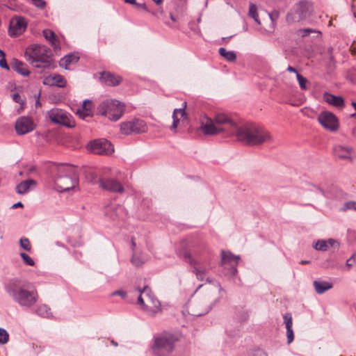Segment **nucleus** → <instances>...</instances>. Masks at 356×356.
Masks as SVG:
<instances>
[{
	"instance_id": "48",
	"label": "nucleus",
	"mask_w": 356,
	"mask_h": 356,
	"mask_svg": "<svg viewBox=\"0 0 356 356\" xmlns=\"http://www.w3.org/2000/svg\"><path fill=\"white\" fill-rule=\"evenodd\" d=\"M286 337H287V343L290 344L293 342L294 339V334L292 328L286 329Z\"/></svg>"
},
{
	"instance_id": "12",
	"label": "nucleus",
	"mask_w": 356,
	"mask_h": 356,
	"mask_svg": "<svg viewBox=\"0 0 356 356\" xmlns=\"http://www.w3.org/2000/svg\"><path fill=\"white\" fill-rule=\"evenodd\" d=\"M90 149L96 154H111L114 152L113 145L106 139H97L89 144Z\"/></svg>"
},
{
	"instance_id": "5",
	"label": "nucleus",
	"mask_w": 356,
	"mask_h": 356,
	"mask_svg": "<svg viewBox=\"0 0 356 356\" xmlns=\"http://www.w3.org/2000/svg\"><path fill=\"white\" fill-rule=\"evenodd\" d=\"M125 105L117 99H106L97 107L98 113L111 121H118L123 115Z\"/></svg>"
},
{
	"instance_id": "61",
	"label": "nucleus",
	"mask_w": 356,
	"mask_h": 356,
	"mask_svg": "<svg viewBox=\"0 0 356 356\" xmlns=\"http://www.w3.org/2000/svg\"><path fill=\"white\" fill-rule=\"evenodd\" d=\"M13 208L23 207V204L21 202H18L13 205Z\"/></svg>"
},
{
	"instance_id": "58",
	"label": "nucleus",
	"mask_w": 356,
	"mask_h": 356,
	"mask_svg": "<svg viewBox=\"0 0 356 356\" xmlns=\"http://www.w3.org/2000/svg\"><path fill=\"white\" fill-rule=\"evenodd\" d=\"M287 71H289V72H294V73H296V74H297V73H298V72H297V70H296L294 67H293L292 66H290V65H289V66H288V67H287Z\"/></svg>"
},
{
	"instance_id": "52",
	"label": "nucleus",
	"mask_w": 356,
	"mask_h": 356,
	"mask_svg": "<svg viewBox=\"0 0 356 356\" xmlns=\"http://www.w3.org/2000/svg\"><path fill=\"white\" fill-rule=\"evenodd\" d=\"M0 67L4 68L6 70H9V66L7 64L6 60L5 58H1L0 59Z\"/></svg>"
},
{
	"instance_id": "35",
	"label": "nucleus",
	"mask_w": 356,
	"mask_h": 356,
	"mask_svg": "<svg viewBox=\"0 0 356 356\" xmlns=\"http://www.w3.org/2000/svg\"><path fill=\"white\" fill-rule=\"evenodd\" d=\"M35 313L42 317H49L51 314L50 308L47 305H40L35 309Z\"/></svg>"
},
{
	"instance_id": "9",
	"label": "nucleus",
	"mask_w": 356,
	"mask_h": 356,
	"mask_svg": "<svg viewBox=\"0 0 356 356\" xmlns=\"http://www.w3.org/2000/svg\"><path fill=\"white\" fill-rule=\"evenodd\" d=\"M213 120L217 127L222 128V132L236 135V130L238 127L236 122L227 115L222 113H216Z\"/></svg>"
},
{
	"instance_id": "10",
	"label": "nucleus",
	"mask_w": 356,
	"mask_h": 356,
	"mask_svg": "<svg viewBox=\"0 0 356 356\" xmlns=\"http://www.w3.org/2000/svg\"><path fill=\"white\" fill-rule=\"evenodd\" d=\"M211 300L202 298L198 301L192 300L189 302V312L191 315L200 316L207 314L211 309Z\"/></svg>"
},
{
	"instance_id": "39",
	"label": "nucleus",
	"mask_w": 356,
	"mask_h": 356,
	"mask_svg": "<svg viewBox=\"0 0 356 356\" xmlns=\"http://www.w3.org/2000/svg\"><path fill=\"white\" fill-rule=\"evenodd\" d=\"M312 33H318L319 34L321 33L320 31H317L315 29H309V28L298 29L296 31V34L302 38L307 37Z\"/></svg>"
},
{
	"instance_id": "54",
	"label": "nucleus",
	"mask_w": 356,
	"mask_h": 356,
	"mask_svg": "<svg viewBox=\"0 0 356 356\" xmlns=\"http://www.w3.org/2000/svg\"><path fill=\"white\" fill-rule=\"evenodd\" d=\"M350 51L352 55L356 56V40L351 44L350 47Z\"/></svg>"
},
{
	"instance_id": "29",
	"label": "nucleus",
	"mask_w": 356,
	"mask_h": 356,
	"mask_svg": "<svg viewBox=\"0 0 356 356\" xmlns=\"http://www.w3.org/2000/svg\"><path fill=\"white\" fill-rule=\"evenodd\" d=\"M44 38L51 44L54 49L59 48L60 42L55 33L50 29H44L42 31Z\"/></svg>"
},
{
	"instance_id": "24",
	"label": "nucleus",
	"mask_w": 356,
	"mask_h": 356,
	"mask_svg": "<svg viewBox=\"0 0 356 356\" xmlns=\"http://www.w3.org/2000/svg\"><path fill=\"white\" fill-rule=\"evenodd\" d=\"M100 79L102 82L109 86H118L122 81V78L120 76L110 72H104L102 73Z\"/></svg>"
},
{
	"instance_id": "18",
	"label": "nucleus",
	"mask_w": 356,
	"mask_h": 356,
	"mask_svg": "<svg viewBox=\"0 0 356 356\" xmlns=\"http://www.w3.org/2000/svg\"><path fill=\"white\" fill-rule=\"evenodd\" d=\"M50 120L56 124L70 127L69 114L60 108H53L48 112Z\"/></svg>"
},
{
	"instance_id": "34",
	"label": "nucleus",
	"mask_w": 356,
	"mask_h": 356,
	"mask_svg": "<svg viewBox=\"0 0 356 356\" xmlns=\"http://www.w3.org/2000/svg\"><path fill=\"white\" fill-rule=\"evenodd\" d=\"M218 51L220 55L227 61L233 62L236 59V55L233 51H227L225 48L220 47Z\"/></svg>"
},
{
	"instance_id": "51",
	"label": "nucleus",
	"mask_w": 356,
	"mask_h": 356,
	"mask_svg": "<svg viewBox=\"0 0 356 356\" xmlns=\"http://www.w3.org/2000/svg\"><path fill=\"white\" fill-rule=\"evenodd\" d=\"M131 262L134 265L137 267L142 266L143 261H142L138 257L134 256L131 259Z\"/></svg>"
},
{
	"instance_id": "16",
	"label": "nucleus",
	"mask_w": 356,
	"mask_h": 356,
	"mask_svg": "<svg viewBox=\"0 0 356 356\" xmlns=\"http://www.w3.org/2000/svg\"><path fill=\"white\" fill-rule=\"evenodd\" d=\"M190 253L191 257L198 261V264H204L208 262L211 259V252L207 246L204 244H200L193 247Z\"/></svg>"
},
{
	"instance_id": "59",
	"label": "nucleus",
	"mask_w": 356,
	"mask_h": 356,
	"mask_svg": "<svg viewBox=\"0 0 356 356\" xmlns=\"http://www.w3.org/2000/svg\"><path fill=\"white\" fill-rule=\"evenodd\" d=\"M124 2L127 3H130L131 5L135 6H136V5L138 3L136 0H124Z\"/></svg>"
},
{
	"instance_id": "47",
	"label": "nucleus",
	"mask_w": 356,
	"mask_h": 356,
	"mask_svg": "<svg viewBox=\"0 0 356 356\" xmlns=\"http://www.w3.org/2000/svg\"><path fill=\"white\" fill-rule=\"evenodd\" d=\"M348 76L352 82L356 83V67H353L348 71Z\"/></svg>"
},
{
	"instance_id": "26",
	"label": "nucleus",
	"mask_w": 356,
	"mask_h": 356,
	"mask_svg": "<svg viewBox=\"0 0 356 356\" xmlns=\"http://www.w3.org/2000/svg\"><path fill=\"white\" fill-rule=\"evenodd\" d=\"M323 100L327 104L337 108H343L344 106V100L341 96H335L329 92L323 94Z\"/></svg>"
},
{
	"instance_id": "4",
	"label": "nucleus",
	"mask_w": 356,
	"mask_h": 356,
	"mask_svg": "<svg viewBox=\"0 0 356 356\" xmlns=\"http://www.w3.org/2000/svg\"><path fill=\"white\" fill-rule=\"evenodd\" d=\"M78 181L77 174L73 166L60 164L57 167L55 184L61 192L73 189L78 184Z\"/></svg>"
},
{
	"instance_id": "6",
	"label": "nucleus",
	"mask_w": 356,
	"mask_h": 356,
	"mask_svg": "<svg viewBox=\"0 0 356 356\" xmlns=\"http://www.w3.org/2000/svg\"><path fill=\"white\" fill-rule=\"evenodd\" d=\"M140 295L137 302L143 309L151 316L155 315L161 307L159 300L152 293L151 289L145 286L143 289L138 290Z\"/></svg>"
},
{
	"instance_id": "30",
	"label": "nucleus",
	"mask_w": 356,
	"mask_h": 356,
	"mask_svg": "<svg viewBox=\"0 0 356 356\" xmlns=\"http://www.w3.org/2000/svg\"><path fill=\"white\" fill-rule=\"evenodd\" d=\"M37 182L31 179L23 181L17 185L16 192L21 195L25 194L29 192L31 186H35Z\"/></svg>"
},
{
	"instance_id": "3",
	"label": "nucleus",
	"mask_w": 356,
	"mask_h": 356,
	"mask_svg": "<svg viewBox=\"0 0 356 356\" xmlns=\"http://www.w3.org/2000/svg\"><path fill=\"white\" fill-rule=\"evenodd\" d=\"M178 337L168 332H163L154 337L151 350L153 356H170L175 350Z\"/></svg>"
},
{
	"instance_id": "56",
	"label": "nucleus",
	"mask_w": 356,
	"mask_h": 356,
	"mask_svg": "<svg viewBox=\"0 0 356 356\" xmlns=\"http://www.w3.org/2000/svg\"><path fill=\"white\" fill-rule=\"evenodd\" d=\"M278 15H279L277 12H274L269 14L270 18L273 22L278 18Z\"/></svg>"
},
{
	"instance_id": "20",
	"label": "nucleus",
	"mask_w": 356,
	"mask_h": 356,
	"mask_svg": "<svg viewBox=\"0 0 356 356\" xmlns=\"http://www.w3.org/2000/svg\"><path fill=\"white\" fill-rule=\"evenodd\" d=\"M105 214L111 220L116 221L124 220L127 216V212L123 206L116 204L107 207Z\"/></svg>"
},
{
	"instance_id": "64",
	"label": "nucleus",
	"mask_w": 356,
	"mask_h": 356,
	"mask_svg": "<svg viewBox=\"0 0 356 356\" xmlns=\"http://www.w3.org/2000/svg\"><path fill=\"white\" fill-rule=\"evenodd\" d=\"M0 56H1V58L6 57V54H5L4 51L1 49H0Z\"/></svg>"
},
{
	"instance_id": "60",
	"label": "nucleus",
	"mask_w": 356,
	"mask_h": 356,
	"mask_svg": "<svg viewBox=\"0 0 356 356\" xmlns=\"http://www.w3.org/2000/svg\"><path fill=\"white\" fill-rule=\"evenodd\" d=\"M254 356H266V355L262 351H257L254 354Z\"/></svg>"
},
{
	"instance_id": "23",
	"label": "nucleus",
	"mask_w": 356,
	"mask_h": 356,
	"mask_svg": "<svg viewBox=\"0 0 356 356\" xmlns=\"http://www.w3.org/2000/svg\"><path fill=\"white\" fill-rule=\"evenodd\" d=\"M51 52L44 51V54H41L35 60H31V64L37 68H47L51 65L53 63V59L51 56Z\"/></svg>"
},
{
	"instance_id": "28",
	"label": "nucleus",
	"mask_w": 356,
	"mask_h": 356,
	"mask_svg": "<svg viewBox=\"0 0 356 356\" xmlns=\"http://www.w3.org/2000/svg\"><path fill=\"white\" fill-rule=\"evenodd\" d=\"M187 103L186 102H184L182 104V107L180 108H175L172 113V119L173 122L170 127L172 130H175L178 126L179 122V118H178V114L181 115V117H185L186 115L185 109L186 108Z\"/></svg>"
},
{
	"instance_id": "1",
	"label": "nucleus",
	"mask_w": 356,
	"mask_h": 356,
	"mask_svg": "<svg viewBox=\"0 0 356 356\" xmlns=\"http://www.w3.org/2000/svg\"><path fill=\"white\" fill-rule=\"evenodd\" d=\"M5 290L14 302L24 308H31L38 302L39 295L29 282L13 278L5 284Z\"/></svg>"
},
{
	"instance_id": "8",
	"label": "nucleus",
	"mask_w": 356,
	"mask_h": 356,
	"mask_svg": "<svg viewBox=\"0 0 356 356\" xmlns=\"http://www.w3.org/2000/svg\"><path fill=\"white\" fill-rule=\"evenodd\" d=\"M148 130L146 122L140 119H134L120 124V131L124 135L145 133Z\"/></svg>"
},
{
	"instance_id": "2",
	"label": "nucleus",
	"mask_w": 356,
	"mask_h": 356,
	"mask_svg": "<svg viewBox=\"0 0 356 356\" xmlns=\"http://www.w3.org/2000/svg\"><path fill=\"white\" fill-rule=\"evenodd\" d=\"M238 140L250 146L259 145L272 140L270 133L263 127L246 124L236 130Z\"/></svg>"
},
{
	"instance_id": "22",
	"label": "nucleus",
	"mask_w": 356,
	"mask_h": 356,
	"mask_svg": "<svg viewBox=\"0 0 356 356\" xmlns=\"http://www.w3.org/2000/svg\"><path fill=\"white\" fill-rule=\"evenodd\" d=\"M239 257L234 255L229 251L222 250L221 252V266H225L227 264L230 265L232 270L233 275L237 273V264L238 263Z\"/></svg>"
},
{
	"instance_id": "11",
	"label": "nucleus",
	"mask_w": 356,
	"mask_h": 356,
	"mask_svg": "<svg viewBox=\"0 0 356 356\" xmlns=\"http://www.w3.org/2000/svg\"><path fill=\"white\" fill-rule=\"evenodd\" d=\"M318 121L325 129L336 131L339 129V122L336 115L330 111H323L318 116Z\"/></svg>"
},
{
	"instance_id": "15",
	"label": "nucleus",
	"mask_w": 356,
	"mask_h": 356,
	"mask_svg": "<svg viewBox=\"0 0 356 356\" xmlns=\"http://www.w3.org/2000/svg\"><path fill=\"white\" fill-rule=\"evenodd\" d=\"M222 128L217 127L213 118L204 115L200 119V130H201L204 135H217L222 133Z\"/></svg>"
},
{
	"instance_id": "31",
	"label": "nucleus",
	"mask_w": 356,
	"mask_h": 356,
	"mask_svg": "<svg viewBox=\"0 0 356 356\" xmlns=\"http://www.w3.org/2000/svg\"><path fill=\"white\" fill-rule=\"evenodd\" d=\"M12 68L13 70L23 76H28L30 74L26 64L17 59H13Z\"/></svg>"
},
{
	"instance_id": "36",
	"label": "nucleus",
	"mask_w": 356,
	"mask_h": 356,
	"mask_svg": "<svg viewBox=\"0 0 356 356\" xmlns=\"http://www.w3.org/2000/svg\"><path fill=\"white\" fill-rule=\"evenodd\" d=\"M92 103L90 100H85L83 102L81 113H83V118L85 117L90 116L92 115Z\"/></svg>"
},
{
	"instance_id": "41",
	"label": "nucleus",
	"mask_w": 356,
	"mask_h": 356,
	"mask_svg": "<svg viewBox=\"0 0 356 356\" xmlns=\"http://www.w3.org/2000/svg\"><path fill=\"white\" fill-rule=\"evenodd\" d=\"M20 256L23 259L24 263L26 265L33 266L35 264V262L32 258H31L26 253L21 252Z\"/></svg>"
},
{
	"instance_id": "43",
	"label": "nucleus",
	"mask_w": 356,
	"mask_h": 356,
	"mask_svg": "<svg viewBox=\"0 0 356 356\" xmlns=\"http://www.w3.org/2000/svg\"><path fill=\"white\" fill-rule=\"evenodd\" d=\"M20 246L26 251H30L31 245L29 240L27 238H22L19 240Z\"/></svg>"
},
{
	"instance_id": "19",
	"label": "nucleus",
	"mask_w": 356,
	"mask_h": 356,
	"mask_svg": "<svg viewBox=\"0 0 356 356\" xmlns=\"http://www.w3.org/2000/svg\"><path fill=\"white\" fill-rule=\"evenodd\" d=\"M99 186L106 191L112 193H122L124 188L120 182L113 178H100L98 181Z\"/></svg>"
},
{
	"instance_id": "49",
	"label": "nucleus",
	"mask_w": 356,
	"mask_h": 356,
	"mask_svg": "<svg viewBox=\"0 0 356 356\" xmlns=\"http://www.w3.org/2000/svg\"><path fill=\"white\" fill-rule=\"evenodd\" d=\"M33 4L40 9H43L46 6V2L44 0H31Z\"/></svg>"
},
{
	"instance_id": "25",
	"label": "nucleus",
	"mask_w": 356,
	"mask_h": 356,
	"mask_svg": "<svg viewBox=\"0 0 356 356\" xmlns=\"http://www.w3.org/2000/svg\"><path fill=\"white\" fill-rule=\"evenodd\" d=\"M43 83L50 86L63 88L66 85V81L62 75L54 74L45 77Z\"/></svg>"
},
{
	"instance_id": "13",
	"label": "nucleus",
	"mask_w": 356,
	"mask_h": 356,
	"mask_svg": "<svg viewBox=\"0 0 356 356\" xmlns=\"http://www.w3.org/2000/svg\"><path fill=\"white\" fill-rule=\"evenodd\" d=\"M27 27L26 18L21 16H15L10 21L8 29L9 35L16 37L22 34Z\"/></svg>"
},
{
	"instance_id": "14",
	"label": "nucleus",
	"mask_w": 356,
	"mask_h": 356,
	"mask_svg": "<svg viewBox=\"0 0 356 356\" xmlns=\"http://www.w3.org/2000/svg\"><path fill=\"white\" fill-rule=\"evenodd\" d=\"M184 259L193 267V273L195 274L197 280L204 281V280L207 282H211L209 277H205L206 274L209 272V268L199 266L201 264H198V261H195L190 253L184 252Z\"/></svg>"
},
{
	"instance_id": "40",
	"label": "nucleus",
	"mask_w": 356,
	"mask_h": 356,
	"mask_svg": "<svg viewBox=\"0 0 356 356\" xmlns=\"http://www.w3.org/2000/svg\"><path fill=\"white\" fill-rule=\"evenodd\" d=\"M313 247L318 251H326L328 249L327 243L325 240H318L317 241Z\"/></svg>"
},
{
	"instance_id": "46",
	"label": "nucleus",
	"mask_w": 356,
	"mask_h": 356,
	"mask_svg": "<svg viewBox=\"0 0 356 356\" xmlns=\"http://www.w3.org/2000/svg\"><path fill=\"white\" fill-rule=\"evenodd\" d=\"M348 209H352L356 211V202L350 201L345 203L343 211H346Z\"/></svg>"
},
{
	"instance_id": "17",
	"label": "nucleus",
	"mask_w": 356,
	"mask_h": 356,
	"mask_svg": "<svg viewBox=\"0 0 356 356\" xmlns=\"http://www.w3.org/2000/svg\"><path fill=\"white\" fill-rule=\"evenodd\" d=\"M35 127L33 120L26 116L19 118L15 125V131L19 135H24L32 131Z\"/></svg>"
},
{
	"instance_id": "53",
	"label": "nucleus",
	"mask_w": 356,
	"mask_h": 356,
	"mask_svg": "<svg viewBox=\"0 0 356 356\" xmlns=\"http://www.w3.org/2000/svg\"><path fill=\"white\" fill-rule=\"evenodd\" d=\"M113 296H120L122 298H125L127 296V293L124 291L118 290L115 291L112 293Z\"/></svg>"
},
{
	"instance_id": "27",
	"label": "nucleus",
	"mask_w": 356,
	"mask_h": 356,
	"mask_svg": "<svg viewBox=\"0 0 356 356\" xmlns=\"http://www.w3.org/2000/svg\"><path fill=\"white\" fill-rule=\"evenodd\" d=\"M334 152L337 157L341 159L352 160L351 154L353 149L349 147H344L341 145L336 146Z\"/></svg>"
},
{
	"instance_id": "57",
	"label": "nucleus",
	"mask_w": 356,
	"mask_h": 356,
	"mask_svg": "<svg viewBox=\"0 0 356 356\" xmlns=\"http://www.w3.org/2000/svg\"><path fill=\"white\" fill-rule=\"evenodd\" d=\"M136 8L138 9H143L144 10H147V6L145 3H137L136 6Z\"/></svg>"
},
{
	"instance_id": "63",
	"label": "nucleus",
	"mask_w": 356,
	"mask_h": 356,
	"mask_svg": "<svg viewBox=\"0 0 356 356\" xmlns=\"http://www.w3.org/2000/svg\"><path fill=\"white\" fill-rule=\"evenodd\" d=\"M154 2L156 3V5H160L162 3L163 0H152Z\"/></svg>"
},
{
	"instance_id": "32",
	"label": "nucleus",
	"mask_w": 356,
	"mask_h": 356,
	"mask_svg": "<svg viewBox=\"0 0 356 356\" xmlns=\"http://www.w3.org/2000/svg\"><path fill=\"white\" fill-rule=\"evenodd\" d=\"M316 292L322 294L332 288V284L325 281L315 280L313 283Z\"/></svg>"
},
{
	"instance_id": "38",
	"label": "nucleus",
	"mask_w": 356,
	"mask_h": 356,
	"mask_svg": "<svg viewBox=\"0 0 356 356\" xmlns=\"http://www.w3.org/2000/svg\"><path fill=\"white\" fill-rule=\"evenodd\" d=\"M249 15H250V17L253 18L254 19V21L258 24H260V21L259 19V17H258V14H257V6L253 3L250 4Z\"/></svg>"
},
{
	"instance_id": "45",
	"label": "nucleus",
	"mask_w": 356,
	"mask_h": 356,
	"mask_svg": "<svg viewBox=\"0 0 356 356\" xmlns=\"http://www.w3.org/2000/svg\"><path fill=\"white\" fill-rule=\"evenodd\" d=\"M283 318L284 320V323L286 324V329L292 328L293 321H292L291 315L290 314L287 313L284 315Z\"/></svg>"
},
{
	"instance_id": "37",
	"label": "nucleus",
	"mask_w": 356,
	"mask_h": 356,
	"mask_svg": "<svg viewBox=\"0 0 356 356\" xmlns=\"http://www.w3.org/2000/svg\"><path fill=\"white\" fill-rule=\"evenodd\" d=\"M13 101L17 103H19L21 106L20 108L17 110V113H20L21 111L24 108L25 106V98L22 97L19 93L16 92L12 95Z\"/></svg>"
},
{
	"instance_id": "55",
	"label": "nucleus",
	"mask_w": 356,
	"mask_h": 356,
	"mask_svg": "<svg viewBox=\"0 0 356 356\" xmlns=\"http://www.w3.org/2000/svg\"><path fill=\"white\" fill-rule=\"evenodd\" d=\"M355 254H353L350 259L346 261V265L349 267L352 266L353 263L355 261Z\"/></svg>"
},
{
	"instance_id": "7",
	"label": "nucleus",
	"mask_w": 356,
	"mask_h": 356,
	"mask_svg": "<svg viewBox=\"0 0 356 356\" xmlns=\"http://www.w3.org/2000/svg\"><path fill=\"white\" fill-rule=\"evenodd\" d=\"M311 3L301 0L296 3L286 15L289 23L299 22L306 19L310 15Z\"/></svg>"
},
{
	"instance_id": "50",
	"label": "nucleus",
	"mask_w": 356,
	"mask_h": 356,
	"mask_svg": "<svg viewBox=\"0 0 356 356\" xmlns=\"http://www.w3.org/2000/svg\"><path fill=\"white\" fill-rule=\"evenodd\" d=\"M327 247H335L337 249L339 248V243L333 238H330L326 241Z\"/></svg>"
},
{
	"instance_id": "33",
	"label": "nucleus",
	"mask_w": 356,
	"mask_h": 356,
	"mask_svg": "<svg viewBox=\"0 0 356 356\" xmlns=\"http://www.w3.org/2000/svg\"><path fill=\"white\" fill-rule=\"evenodd\" d=\"M79 59V57L74 54H68L60 60V65L67 70L70 65L77 63Z\"/></svg>"
},
{
	"instance_id": "62",
	"label": "nucleus",
	"mask_w": 356,
	"mask_h": 356,
	"mask_svg": "<svg viewBox=\"0 0 356 356\" xmlns=\"http://www.w3.org/2000/svg\"><path fill=\"white\" fill-rule=\"evenodd\" d=\"M301 264H307L310 263V261L308 260H301L300 262Z\"/></svg>"
},
{
	"instance_id": "42",
	"label": "nucleus",
	"mask_w": 356,
	"mask_h": 356,
	"mask_svg": "<svg viewBox=\"0 0 356 356\" xmlns=\"http://www.w3.org/2000/svg\"><path fill=\"white\" fill-rule=\"evenodd\" d=\"M9 338L8 333L3 328H0V343L5 344L8 342Z\"/></svg>"
},
{
	"instance_id": "44",
	"label": "nucleus",
	"mask_w": 356,
	"mask_h": 356,
	"mask_svg": "<svg viewBox=\"0 0 356 356\" xmlns=\"http://www.w3.org/2000/svg\"><path fill=\"white\" fill-rule=\"evenodd\" d=\"M296 77L298 81L300 88L302 90H305L307 88L306 84L307 83V79L302 76L299 73H297Z\"/></svg>"
},
{
	"instance_id": "21",
	"label": "nucleus",
	"mask_w": 356,
	"mask_h": 356,
	"mask_svg": "<svg viewBox=\"0 0 356 356\" xmlns=\"http://www.w3.org/2000/svg\"><path fill=\"white\" fill-rule=\"evenodd\" d=\"M44 51L51 52V49L44 45L33 44L26 49L25 55L27 56V60L31 63V60H35Z\"/></svg>"
}]
</instances>
